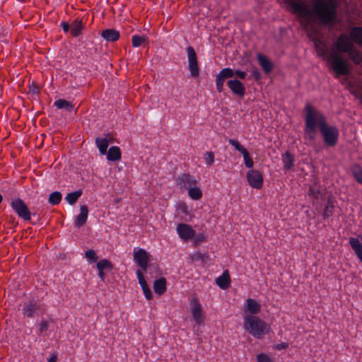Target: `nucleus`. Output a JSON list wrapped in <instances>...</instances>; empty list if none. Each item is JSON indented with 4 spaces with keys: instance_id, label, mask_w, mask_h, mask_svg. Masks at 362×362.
<instances>
[{
    "instance_id": "19",
    "label": "nucleus",
    "mask_w": 362,
    "mask_h": 362,
    "mask_svg": "<svg viewBox=\"0 0 362 362\" xmlns=\"http://www.w3.org/2000/svg\"><path fill=\"white\" fill-rule=\"evenodd\" d=\"M258 62L266 74H270L274 69L273 62L265 55L257 54Z\"/></svg>"
},
{
    "instance_id": "56",
    "label": "nucleus",
    "mask_w": 362,
    "mask_h": 362,
    "mask_svg": "<svg viewBox=\"0 0 362 362\" xmlns=\"http://www.w3.org/2000/svg\"><path fill=\"white\" fill-rule=\"evenodd\" d=\"M98 276H99L100 280L102 281H105V271H102L100 269H98Z\"/></svg>"
},
{
    "instance_id": "20",
    "label": "nucleus",
    "mask_w": 362,
    "mask_h": 362,
    "mask_svg": "<svg viewBox=\"0 0 362 362\" xmlns=\"http://www.w3.org/2000/svg\"><path fill=\"white\" fill-rule=\"evenodd\" d=\"M88 215V208L86 205H81L80 206V214L76 217L75 226L81 228L85 225L87 221Z\"/></svg>"
},
{
    "instance_id": "12",
    "label": "nucleus",
    "mask_w": 362,
    "mask_h": 362,
    "mask_svg": "<svg viewBox=\"0 0 362 362\" xmlns=\"http://www.w3.org/2000/svg\"><path fill=\"white\" fill-rule=\"evenodd\" d=\"M354 43L350 40V37L346 34H341L337 39L335 47L339 52L347 53L354 47Z\"/></svg>"
},
{
    "instance_id": "55",
    "label": "nucleus",
    "mask_w": 362,
    "mask_h": 362,
    "mask_svg": "<svg viewBox=\"0 0 362 362\" xmlns=\"http://www.w3.org/2000/svg\"><path fill=\"white\" fill-rule=\"evenodd\" d=\"M104 139H106L107 140L108 144L113 143L115 141L113 136L110 133H107Z\"/></svg>"
},
{
    "instance_id": "14",
    "label": "nucleus",
    "mask_w": 362,
    "mask_h": 362,
    "mask_svg": "<svg viewBox=\"0 0 362 362\" xmlns=\"http://www.w3.org/2000/svg\"><path fill=\"white\" fill-rule=\"evenodd\" d=\"M176 183L181 189H189L197 185L196 179L188 173H183L179 175L176 179Z\"/></svg>"
},
{
    "instance_id": "15",
    "label": "nucleus",
    "mask_w": 362,
    "mask_h": 362,
    "mask_svg": "<svg viewBox=\"0 0 362 362\" xmlns=\"http://www.w3.org/2000/svg\"><path fill=\"white\" fill-rule=\"evenodd\" d=\"M177 232L180 238L185 240H189L195 235V231L187 223H179L177 226Z\"/></svg>"
},
{
    "instance_id": "33",
    "label": "nucleus",
    "mask_w": 362,
    "mask_h": 362,
    "mask_svg": "<svg viewBox=\"0 0 362 362\" xmlns=\"http://www.w3.org/2000/svg\"><path fill=\"white\" fill-rule=\"evenodd\" d=\"M96 267L98 269L111 272L114 268V264L108 259H103L97 262Z\"/></svg>"
},
{
    "instance_id": "57",
    "label": "nucleus",
    "mask_w": 362,
    "mask_h": 362,
    "mask_svg": "<svg viewBox=\"0 0 362 362\" xmlns=\"http://www.w3.org/2000/svg\"><path fill=\"white\" fill-rule=\"evenodd\" d=\"M57 356H52L49 359H48V362H57Z\"/></svg>"
},
{
    "instance_id": "36",
    "label": "nucleus",
    "mask_w": 362,
    "mask_h": 362,
    "mask_svg": "<svg viewBox=\"0 0 362 362\" xmlns=\"http://www.w3.org/2000/svg\"><path fill=\"white\" fill-rule=\"evenodd\" d=\"M188 189V195L193 200H199L202 197V190L195 186L189 187Z\"/></svg>"
},
{
    "instance_id": "30",
    "label": "nucleus",
    "mask_w": 362,
    "mask_h": 362,
    "mask_svg": "<svg viewBox=\"0 0 362 362\" xmlns=\"http://www.w3.org/2000/svg\"><path fill=\"white\" fill-rule=\"evenodd\" d=\"M95 144L101 155H105L107 153L109 144L106 139L97 137L95 139Z\"/></svg>"
},
{
    "instance_id": "29",
    "label": "nucleus",
    "mask_w": 362,
    "mask_h": 362,
    "mask_svg": "<svg viewBox=\"0 0 362 362\" xmlns=\"http://www.w3.org/2000/svg\"><path fill=\"white\" fill-rule=\"evenodd\" d=\"M349 58L356 64H360L362 62V54L361 53L354 47H352L351 50L347 52Z\"/></svg>"
},
{
    "instance_id": "58",
    "label": "nucleus",
    "mask_w": 362,
    "mask_h": 362,
    "mask_svg": "<svg viewBox=\"0 0 362 362\" xmlns=\"http://www.w3.org/2000/svg\"><path fill=\"white\" fill-rule=\"evenodd\" d=\"M180 209L182 212L187 213V206L185 204H182Z\"/></svg>"
},
{
    "instance_id": "49",
    "label": "nucleus",
    "mask_w": 362,
    "mask_h": 362,
    "mask_svg": "<svg viewBox=\"0 0 362 362\" xmlns=\"http://www.w3.org/2000/svg\"><path fill=\"white\" fill-rule=\"evenodd\" d=\"M204 257H205V254H202V253L199 252H195L192 256V259L193 260H202V261H204Z\"/></svg>"
},
{
    "instance_id": "59",
    "label": "nucleus",
    "mask_w": 362,
    "mask_h": 362,
    "mask_svg": "<svg viewBox=\"0 0 362 362\" xmlns=\"http://www.w3.org/2000/svg\"><path fill=\"white\" fill-rule=\"evenodd\" d=\"M3 197L2 195L0 194V203L2 202Z\"/></svg>"
},
{
    "instance_id": "42",
    "label": "nucleus",
    "mask_w": 362,
    "mask_h": 362,
    "mask_svg": "<svg viewBox=\"0 0 362 362\" xmlns=\"http://www.w3.org/2000/svg\"><path fill=\"white\" fill-rule=\"evenodd\" d=\"M205 163L208 166H211L214 162V153L212 151H207L204 155Z\"/></svg>"
},
{
    "instance_id": "27",
    "label": "nucleus",
    "mask_w": 362,
    "mask_h": 362,
    "mask_svg": "<svg viewBox=\"0 0 362 362\" xmlns=\"http://www.w3.org/2000/svg\"><path fill=\"white\" fill-rule=\"evenodd\" d=\"M153 289L156 293L163 294L166 291V279L164 277L156 279L153 283Z\"/></svg>"
},
{
    "instance_id": "47",
    "label": "nucleus",
    "mask_w": 362,
    "mask_h": 362,
    "mask_svg": "<svg viewBox=\"0 0 362 362\" xmlns=\"http://www.w3.org/2000/svg\"><path fill=\"white\" fill-rule=\"evenodd\" d=\"M308 194L313 197L315 199H318L319 196L321 195V192L318 188H316L315 186H312L309 189Z\"/></svg>"
},
{
    "instance_id": "41",
    "label": "nucleus",
    "mask_w": 362,
    "mask_h": 362,
    "mask_svg": "<svg viewBox=\"0 0 362 362\" xmlns=\"http://www.w3.org/2000/svg\"><path fill=\"white\" fill-rule=\"evenodd\" d=\"M147 40V37L135 35L132 36V46L138 47Z\"/></svg>"
},
{
    "instance_id": "6",
    "label": "nucleus",
    "mask_w": 362,
    "mask_h": 362,
    "mask_svg": "<svg viewBox=\"0 0 362 362\" xmlns=\"http://www.w3.org/2000/svg\"><path fill=\"white\" fill-rule=\"evenodd\" d=\"M329 59L332 64V68L336 74V77L339 76H346L350 72L349 62L338 53H332L329 55Z\"/></svg>"
},
{
    "instance_id": "21",
    "label": "nucleus",
    "mask_w": 362,
    "mask_h": 362,
    "mask_svg": "<svg viewBox=\"0 0 362 362\" xmlns=\"http://www.w3.org/2000/svg\"><path fill=\"white\" fill-rule=\"evenodd\" d=\"M101 37L107 42H113L119 40L120 34L115 28H108L102 30Z\"/></svg>"
},
{
    "instance_id": "48",
    "label": "nucleus",
    "mask_w": 362,
    "mask_h": 362,
    "mask_svg": "<svg viewBox=\"0 0 362 362\" xmlns=\"http://www.w3.org/2000/svg\"><path fill=\"white\" fill-rule=\"evenodd\" d=\"M252 76L256 81H258L261 79L262 74L260 71L257 68H255L252 71Z\"/></svg>"
},
{
    "instance_id": "51",
    "label": "nucleus",
    "mask_w": 362,
    "mask_h": 362,
    "mask_svg": "<svg viewBox=\"0 0 362 362\" xmlns=\"http://www.w3.org/2000/svg\"><path fill=\"white\" fill-rule=\"evenodd\" d=\"M30 91L32 92L33 94H37L40 91V88L37 85L32 83V85L30 86Z\"/></svg>"
},
{
    "instance_id": "32",
    "label": "nucleus",
    "mask_w": 362,
    "mask_h": 362,
    "mask_svg": "<svg viewBox=\"0 0 362 362\" xmlns=\"http://www.w3.org/2000/svg\"><path fill=\"white\" fill-rule=\"evenodd\" d=\"M334 206L332 197H329L327 204L323 210L322 216L326 219L333 214Z\"/></svg>"
},
{
    "instance_id": "5",
    "label": "nucleus",
    "mask_w": 362,
    "mask_h": 362,
    "mask_svg": "<svg viewBox=\"0 0 362 362\" xmlns=\"http://www.w3.org/2000/svg\"><path fill=\"white\" fill-rule=\"evenodd\" d=\"M133 258L135 263L144 272L147 271L148 267L155 269L158 268V264H148L151 260V255L143 248L135 247L133 252Z\"/></svg>"
},
{
    "instance_id": "8",
    "label": "nucleus",
    "mask_w": 362,
    "mask_h": 362,
    "mask_svg": "<svg viewBox=\"0 0 362 362\" xmlns=\"http://www.w3.org/2000/svg\"><path fill=\"white\" fill-rule=\"evenodd\" d=\"M11 206L20 218L25 221L31 219V213L26 204L21 198L13 199L11 202Z\"/></svg>"
},
{
    "instance_id": "54",
    "label": "nucleus",
    "mask_w": 362,
    "mask_h": 362,
    "mask_svg": "<svg viewBox=\"0 0 362 362\" xmlns=\"http://www.w3.org/2000/svg\"><path fill=\"white\" fill-rule=\"evenodd\" d=\"M61 26L62 27L63 30L65 33H67L69 30V29L71 28V25L67 22H65V21L62 22Z\"/></svg>"
},
{
    "instance_id": "31",
    "label": "nucleus",
    "mask_w": 362,
    "mask_h": 362,
    "mask_svg": "<svg viewBox=\"0 0 362 362\" xmlns=\"http://www.w3.org/2000/svg\"><path fill=\"white\" fill-rule=\"evenodd\" d=\"M83 24L81 20L76 18L71 24V32L74 37H78L81 33Z\"/></svg>"
},
{
    "instance_id": "28",
    "label": "nucleus",
    "mask_w": 362,
    "mask_h": 362,
    "mask_svg": "<svg viewBox=\"0 0 362 362\" xmlns=\"http://www.w3.org/2000/svg\"><path fill=\"white\" fill-rule=\"evenodd\" d=\"M54 105L58 109H64L69 112L74 110V105L64 99H59L54 103Z\"/></svg>"
},
{
    "instance_id": "37",
    "label": "nucleus",
    "mask_w": 362,
    "mask_h": 362,
    "mask_svg": "<svg viewBox=\"0 0 362 362\" xmlns=\"http://www.w3.org/2000/svg\"><path fill=\"white\" fill-rule=\"evenodd\" d=\"M352 175L355 180L360 184H362V168L360 165L356 164L353 166Z\"/></svg>"
},
{
    "instance_id": "53",
    "label": "nucleus",
    "mask_w": 362,
    "mask_h": 362,
    "mask_svg": "<svg viewBox=\"0 0 362 362\" xmlns=\"http://www.w3.org/2000/svg\"><path fill=\"white\" fill-rule=\"evenodd\" d=\"M136 276L138 278L139 283H141V282L146 281L144 279L143 272L141 270H139V269L136 270Z\"/></svg>"
},
{
    "instance_id": "13",
    "label": "nucleus",
    "mask_w": 362,
    "mask_h": 362,
    "mask_svg": "<svg viewBox=\"0 0 362 362\" xmlns=\"http://www.w3.org/2000/svg\"><path fill=\"white\" fill-rule=\"evenodd\" d=\"M227 86L230 89L234 95L242 98L245 94V85L238 78H229L226 82Z\"/></svg>"
},
{
    "instance_id": "26",
    "label": "nucleus",
    "mask_w": 362,
    "mask_h": 362,
    "mask_svg": "<svg viewBox=\"0 0 362 362\" xmlns=\"http://www.w3.org/2000/svg\"><path fill=\"white\" fill-rule=\"evenodd\" d=\"M350 38H351L357 45L362 47V27H354L350 32Z\"/></svg>"
},
{
    "instance_id": "50",
    "label": "nucleus",
    "mask_w": 362,
    "mask_h": 362,
    "mask_svg": "<svg viewBox=\"0 0 362 362\" xmlns=\"http://www.w3.org/2000/svg\"><path fill=\"white\" fill-rule=\"evenodd\" d=\"M312 40L314 42L316 49L320 50L322 54H323L325 52L324 49L317 45V43H322V42L319 38L317 37H313Z\"/></svg>"
},
{
    "instance_id": "44",
    "label": "nucleus",
    "mask_w": 362,
    "mask_h": 362,
    "mask_svg": "<svg viewBox=\"0 0 362 362\" xmlns=\"http://www.w3.org/2000/svg\"><path fill=\"white\" fill-rule=\"evenodd\" d=\"M206 239V236L203 233H198L194 236V244L197 246L199 245L205 241Z\"/></svg>"
},
{
    "instance_id": "39",
    "label": "nucleus",
    "mask_w": 362,
    "mask_h": 362,
    "mask_svg": "<svg viewBox=\"0 0 362 362\" xmlns=\"http://www.w3.org/2000/svg\"><path fill=\"white\" fill-rule=\"evenodd\" d=\"M241 154L243 156L244 163L245 166L248 168H252L254 165V162L249 152L247 150H245L243 152L241 153Z\"/></svg>"
},
{
    "instance_id": "43",
    "label": "nucleus",
    "mask_w": 362,
    "mask_h": 362,
    "mask_svg": "<svg viewBox=\"0 0 362 362\" xmlns=\"http://www.w3.org/2000/svg\"><path fill=\"white\" fill-rule=\"evenodd\" d=\"M228 142L235 148V150L238 151L240 153L246 150L237 140L234 139H229Z\"/></svg>"
},
{
    "instance_id": "24",
    "label": "nucleus",
    "mask_w": 362,
    "mask_h": 362,
    "mask_svg": "<svg viewBox=\"0 0 362 362\" xmlns=\"http://www.w3.org/2000/svg\"><path fill=\"white\" fill-rule=\"evenodd\" d=\"M349 245L355 252V254L359 259L360 262H362V245L359 240L356 238H350Z\"/></svg>"
},
{
    "instance_id": "7",
    "label": "nucleus",
    "mask_w": 362,
    "mask_h": 362,
    "mask_svg": "<svg viewBox=\"0 0 362 362\" xmlns=\"http://www.w3.org/2000/svg\"><path fill=\"white\" fill-rule=\"evenodd\" d=\"M320 134H322L323 142L329 147L335 146L339 139V129L335 126H330L327 123L320 128Z\"/></svg>"
},
{
    "instance_id": "16",
    "label": "nucleus",
    "mask_w": 362,
    "mask_h": 362,
    "mask_svg": "<svg viewBox=\"0 0 362 362\" xmlns=\"http://www.w3.org/2000/svg\"><path fill=\"white\" fill-rule=\"evenodd\" d=\"M40 310V305L36 300H32L24 303L22 313L25 317L32 318Z\"/></svg>"
},
{
    "instance_id": "46",
    "label": "nucleus",
    "mask_w": 362,
    "mask_h": 362,
    "mask_svg": "<svg viewBox=\"0 0 362 362\" xmlns=\"http://www.w3.org/2000/svg\"><path fill=\"white\" fill-rule=\"evenodd\" d=\"M49 322H53L52 318L49 319V321L46 320H42V321L40 324V328H39V331L40 333H43L48 329Z\"/></svg>"
},
{
    "instance_id": "9",
    "label": "nucleus",
    "mask_w": 362,
    "mask_h": 362,
    "mask_svg": "<svg viewBox=\"0 0 362 362\" xmlns=\"http://www.w3.org/2000/svg\"><path fill=\"white\" fill-rule=\"evenodd\" d=\"M187 54L188 59V69L190 74L193 78H197L199 76V66L197 53L192 46L187 47Z\"/></svg>"
},
{
    "instance_id": "17",
    "label": "nucleus",
    "mask_w": 362,
    "mask_h": 362,
    "mask_svg": "<svg viewBox=\"0 0 362 362\" xmlns=\"http://www.w3.org/2000/svg\"><path fill=\"white\" fill-rule=\"evenodd\" d=\"M192 315L197 324L200 325L203 322L204 317L202 313V305L197 298H194L191 303Z\"/></svg>"
},
{
    "instance_id": "34",
    "label": "nucleus",
    "mask_w": 362,
    "mask_h": 362,
    "mask_svg": "<svg viewBox=\"0 0 362 362\" xmlns=\"http://www.w3.org/2000/svg\"><path fill=\"white\" fill-rule=\"evenodd\" d=\"M82 189H78L77 191L68 193L65 197V199L70 205H74L78 201V198L82 195Z\"/></svg>"
},
{
    "instance_id": "10",
    "label": "nucleus",
    "mask_w": 362,
    "mask_h": 362,
    "mask_svg": "<svg viewBox=\"0 0 362 362\" xmlns=\"http://www.w3.org/2000/svg\"><path fill=\"white\" fill-rule=\"evenodd\" d=\"M287 4L291 7V11L298 15L300 18H305L311 15L310 11L301 1L288 0Z\"/></svg>"
},
{
    "instance_id": "4",
    "label": "nucleus",
    "mask_w": 362,
    "mask_h": 362,
    "mask_svg": "<svg viewBox=\"0 0 362 362\" xmlns=\"http://www.w3.org/2000/svg\"><path fill=\"white\" fill-rule=\"evenodd\" d=\"M236 76L240 79H245L247 76V73L240 69L233 70L230 68H224L216 75V90L218 93H221L223 90V84L226 80L233 78Z\"/></svg>"
},
{
    "instance_id": "25",
    "label": "nucleus",
    "mask_w": 362,
    "mask_h": 362,
    "mask_svg": "<svg viewBox=\"0 0 362 362\" xmlns=\"http://www.w3.org/2000/svg\"><path fill=\"white\" fill-rule=\"evenodd\" d=\"M107 159L109 161H118L121 159L122 153L118 146H111L108 151H107Z\"/></svg>"
},
{
    "instance_id": "38",
    "label": "nucleus",
    "mask_w": 362,
    "mask_h": 362,
    "mask_svg": "<svg viewBox=\"0 0 362 362\" xmlns=\"http://www.w3.org/2000/svg\"><path fill=\"white\" fill-rule=\"evenodd\" d=\"M85 257L90 264L95 263L98 259L95 251L93 249H89L85 252Z\"/></svg>"
},
{
    "instance_id": "35",
    "label": "nucleus",
    "mask_w": 362,
    "mask_h": 362,
    "mask_svg": "<svg viewBox=\"0 0 362 362\" xmlns=\"http://www.w3.org/2000/svg\"><path fill=\"white\" fill-rule=\"evenodd\" d=\"M62 199V194L60 192L54 191L49 195L48 202L52 206L59 204Z\"/></svg>"
},
{
    "instance_id": "52",
    "label": "nucleus",
    "mask_w": 362,
    "mask_h": 362,
    "mask_svg": "<svg viewBox=\"0 0 362 362\" xmlns=\"http://www.w3.org/2000/svg\"><path fill=\"white\" fill-rule=\"evenodd\" d=\"M288 347V344L286 342H282V343L277 344L275 345V349L276 350L285 349Z\"/></svg>"
},
{
    "instance_id": "2",
    "label": "nucleus",
    "mask_w": 362,
    "mask_h": 362,
    "mask_svg": "<svg viewBox=\"0 0 362 362\" xmlns=\"http://www.w3.org/2000/svg\"><path fill=\"white\" fill-rule=\"evenodd\" d=\"M304 110L305 112L304 133L309 141H313L315 139L317 129L320 130V128L327 123V119L321 112L309 103L306 104Z\"/></svg>"
},
{
    "instance_id": "40",
    "label": "nucleus",
    "mask_w": 362,
    "mask_h": 362,
    "mask_svg": "<svg viewBox=\"0 0 362 362\" xmlns=\"http://www.w3.org/2000/svg\"><path fill=\"white\" fill-rule=\"evenodd\" d=\"M143 290V292L145 295V297L147 300H151L153 298V293L151 292V288L148 287L147 282L146 281L139 283Z\"/></svg>"
},
{
    "instance_id": "1",
    "label": "nucleus",
    "mask_w": 362,
    "mask_h": 362,
    "mask_svg": "<svg viewBox=\"0 0 362 362\" xmlns=\"http://www.w3.org/2000/svg\"><path fill=\"white\" fill-rule=\"evenodd\" d=\"M337 6L334 0H315L313 13L320 25L333 27L337 23Z\"/></svg>"
},
{
    "instance_id": "45",
    "label": "nucleus",
    "mask_w": 362,
    "mask_h": 362,
    "mask_svg": "<svg viewBox=\"0 0 362 362\" xmlns=\"http://www.w3.org/2000/svg\"><path fill=\"white\" fill-rule=\"evenodd\" d=\"M257 362H274L269 356L266 354L261 353L257 356Z\"/></svg>"
},
{
    "instance_id": "3",
    "label": "nucleus",
    "mask_w": 362,
    "mask_h": 362,
    "mask_svg": "<svg viewBox=\"0 0 362 362\" xmlns=\"http://www.w3.org/2000/svg\"><path fill=\"white\" fill-rule=\"evenodd\" d=\"M244 328L255 338L261 339L271 331L269 324L255 315L244 317Z\"/></svg>"
},
{
    "instance_id": "22",
    "label": "nucleus",
    "mask_w": 362,
    "mask_h": 362,
    "mask_svg": "<svg viewBox=\"0 0 362 362\" xmlns=\"http://www.w3.org/2000/svg\"><path fill=\"white\" fill-rule=\"evenodd\" d=\"M216 283L221 289L228 288L230 284V276L228 271L225 270L221 276L216 278Z\"/></svg>"
},
{
    "instance_id": "18",
    "label": "nucleus",
    "mask_w": 362,
    "mask_h": 362,
    "mask_svg": "<svg viewBox=\"0 0 362 362\" xmlns=\"http://www.w3.org/2000/svg\"><path fill=\"white\" fill-rule=\"evenodd\" d=\"M247 315H255L260 313L261 305L252 298H247L243 310Z\"/></svg>"
},
{
    "instance_id": "11",
    "label": "nucleus",
    "mask_w": 362,
    "mask_h": 362,
    "mask_svg": "<svg viewBox=\"0 0 362 362\" xmlns=\"http://www.w3.org/2000/svg\"><path fill=\"white\" fill-rule=\"evenodd\" d=\"M246 178L252 188L259 189L262 187L263 176L259 170H250L246 175Z\"/></svg>"
},
{
    "instance_id": "23",
    "label": "nucleus",
    "mask_w": 362,
    "mask_h": 362,
    "mask_svg": "<svg viewBox=\"0 0 362 362\" xmlns=\"http://www.w3.org/2000/svg\"><path fill=\"white\" fill-rule=\"evenodd\" d=\"M282 161L285 170H291L294 166V156L289 151H286L284 154L282 155Z\"/></svg>"
}]
</instances>
